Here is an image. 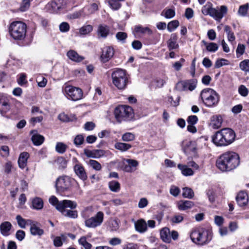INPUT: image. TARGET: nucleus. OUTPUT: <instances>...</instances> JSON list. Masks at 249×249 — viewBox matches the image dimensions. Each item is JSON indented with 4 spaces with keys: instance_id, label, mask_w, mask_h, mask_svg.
<instances>
[{
    "instance_id": "nucleus-1",
    "label": "nucleus",
    "mask_w": 249,
    "mask_h": 249,
    "mask_svg": "<svg viewBox=\"0 0 249 249\" xmlns=\"http://www.w3.org/2000/svg\"><path fill=\"white\" fill-rule=\"evenodd\" d=\"M240 157L234 152H226L216 161V166L222 171H230L236 168L240 164Z\"/></svg>"
},
{
    "instance_id": "nucleus-2",
    "label": "nucleus",
    "mask_w": 249,
    "mask_h": 249,
    "mask_svg": "<svg viewBox=\"0 0 249 249\" xmlns=\"http://www.w3.org/2000/svg\"><path fill=\"white\" fill-rule=\"evenodd\" d=\"M49 202L65 216L75 218L78 216L76 211L65 210L66 208H70L71 209L75 208L77 206L75 202L70 200H64L59 201L55 196H53L49 198Z\"/></svg>"
},
{
    "instance_id": "nucleus-3",
    "label": "nucleus",
    "mask_w": 249,
    "mask_h": 249,
    "mask_svg": "<svg viewBox=\"0 0 249 249\" xmlns=\"http://www.w3.org/2000/svg\"><path fill=\"white\" fill-rule=\"evenodd\" d=\"M235 134L229 128H225L217 131L212 137L214 144L218 146H226L231 143L234 140Z\"/></svg>"
},
{
    "instance_id": "nucleus-4",
    "label": "nucleus",
    "mask_w": 249,
    "mask_h": 249,
    "mask_svg": "<svg viewBox=\"0 0 249 249\" xmlns=\"http://www.w3.org/2000/svg\"><path fill=\"white\" fill-rule=\"evenodd\" d=\"M192 241L199 245L209 243L212 238V233L204 228H197L193 230L190 234Z\"/></svg>"
},
{
    "instance_id": "nucleus-5",
    "label": "nucleus",
    "mask_w": 249,
    "mask_h": 249,
    "mask_svg": "<svg viewBox=\"0 0 249 249\" xmlns=\"http://www.w3.org/2000/svg\"><path fill=\"white\" fill-rule=\"evenodd\" d=\"M200 96L203 103L209 107H216L219 102V95L212 89L207 88L203 89Z\"/></svg>"
},
{
    "instance_id": "nucleus-6",
    "label": "nucleus",
    "mask_w": 249,
    "mask_h": 249,
    "mask_svg": "<svg viewBox=\"0 0 249 249\" xmlns=\"http://www.w3.org/2000/svg\"><path fill=\"white\" fill-rule=\"evenodd\" d=\"M112 83L119 89H124L128 82V76L125 70L117 69L111 74Z\"/></svg>"
},
{
    "instance_id": "nucleus-7",
    "label": "nucleus",
    "mask_w": 249,
    "mask_h": 249,
    "mask_svg": "<svg viewBox=\"0 0 249 249\" xmlns=\"http://www.w3.org/2000/svg\"><path fill=\"white\" fill-rule=\"evenodd\" d=\"M26 25L21 21L13 22L9 27L10 34L15 40L23 39L26 36Z\"/></svg>"
},
{
    "instance_id": "nucleus-8",
    "label": "nucleus",
    "mask_w": 249,
    "mask_h": 249,
    "mask_svg": "<svg viewBox=\"0 0 249 249\" xmlns=\"http://www.w3.org/2000/svg\"><path fill=\"white\" fill-rule=\"evenodd\" d=\"M114 115L117 121L119 122L129 121L134 116L132 107L126 105L116 107L114 110Z\"/></svg>"
},
{
    "instance_id": "nucleus-9",
    "label": "nucleus",
    "mask_w": 249,
    "mask_h": 249,
    "mask_svg": "<svg viewBox=\"0 0 249 249\" xmlns=\"http://www.w3.org/2000/svg\"><path fill=\"white\" fill-rule=\"evenodd\" d=\"M64 93L72 101H78L82 99L83 91L79 88L71 85H66L63 89Z\"/></svg>"
},
{
    "instance_id": "nucleus-10",
    "label": "nucleus",
    "mask_w": 249,
    "mask_h": 249,
    "mask_svg": "<svg viewBox=\"0 0 249 249\" xmlns=\"http://www.w3.org/2000/svg\"><path fill=\"white\" fill-rule=\"evenodd\" d=\"M228 11L227 6L222 5L220 7H217L216 8L210 7L207 9V14L209 15L216 20L220 21L224 16L226 15Z\"/></svg>"
},
{
    "instance_id": "nucleus-11",
    "label": "nucleus",
    "mask_w": 249,
    "mask_h": 249,
    "mask_svg": "<svg viewBox=\"0 0 249 249\" xmlns=\"http://www.w3.org/2000/svg\"><path fill=\"white\" fill-rule=\"evenodd\" d=\"M71 181L72 179L67 176L59 177L55 183L57 191L62 193L68 191L71 185Z\"/></svg>"
},
{
    "instance_id": "nucleus-12",
    "label": "nucleus",
    "mask_w": 249,
    "mask_h": 249,
    "mask_svg": "<svg viewBox=\"0 0 249 249\" xmlns=\"http://www.w3.org/2000/svg\"><path fill=\"white\" fill-rule=\"evenodd\" d=\"M104 217V213L102 212H98L95 215L86 219L85 225L89 228H95L101 225Z\"/></svg>"
},
{
    "instance_id": "nucleus-13",
    "label": "nucleus",
    "mask_w": 249,
    "mask_h": 249,
    "mask_svg": "<svg viewBox=\"0 0 249 249\" xmlns=\"http://www.w3.org/2000/svg\"><path fill=\"white\" fill-rule=\"evenodd\" d=\"M68 4V0H53L45 6L46 10L50 13H56L64 8Z\"/></svg>"
},
{
    "instance_id": "nucleus-14",
    "label": "nucleus",
    "mask_w": 249,
    "mask_h": 249,
    "mask_svg": "<svg viewBox=\"0 0 249 249\" xmlns=\"http://www.w3.org/2000/svg\"><path fill=\"white\" fill-rule=\"evenodd\" d=\"M114 50L111 46H107L104 48L101 56V60L103 63L108 61L114 55Z\"/></svg>"
},
{
    "instance_id": "nucleus-15",
    "label": "nucleus",
    "mask_w": 249,
    "mask_h": 249,
    "mask_svg": "<svg viewBox=\"0 0 249 249\" xmlns=\"http://www.w3.org/2000/svg\"><path fill=\"white\" fill-rule=\"evenodd\" d=\"M196 87V84L190 81H183L178 82L176 85V89L179 91L193 90Z\"/></svg>"
},
{
    "instance_id": "nucleus-16",
    "label": "nucleus",
    "mask_w": 249,
    "mask_h": 249,
    "mask_svg": "<svg viewBox=\"0 0 249 249\" xmlns=\"http://www.w3.org/2000/svg\"><path fill=\"white\" fill-rule=\"evenodd\" d=\"M28 223L30 226V231L33 235L40 236L44 233V231L40 228L39 224L34 221H29Z\"/></svg>"
},
{
    "instance_id": "nucleus-17",
    "label": "nucleus",
    "mask_w": 249,
    "mask_h": 249,
    "mask_svg": "<svg viewBox=\"0 0 249 249\" xmlns=\"http://www.w3.org/2000/svg\"><path fill=\"white\" fill-rule=\"evenodd\" d=\"M236 199L240 207H244L248 205L249 197L247 192L242 191L238 194Z\"/></svg>"
},
{
    "instance_id": "nucleus-18",
    "label": "nucleus",
    "mask_w": 249,
    "mask_h": 249,
    "mask_svg": "<svg viewBox=\"0 0 249 249\" xmlns=\"http://www.w3.org/2000/svg\"><path fill=\"white\" fill-rule=\"evenodd\" d=\"M74 171L76 175L82 180L85 181L87 179V175L83 165L79 163H77L74 166Z\"/></svg>"
},
{
    "instance_id": "nucleus-19",
    "label": "nucleus",
    "mask_w": 249,
    "mask_h": 249,
    "mask_svg": "<svg viewBox=\"0 0 249 249\" xmlns=\"http://www.w3.org/2000/svg\"><path fill=\"white\" fill-rule=\"evenodd\" d=\"M126 164L124 165V170L126 172H133L137 169L139 163L134 160H126Z\"/></svg>"
},
{
    "instance_id": "nucleus-20",
    "label": "nucleus",
    "mask_w": 249,
    "mask_h": 249,
    "mask_svg": "<svg viewBox=\"0 0 249 249\" xmlns=\"http://www.w3.org/2000/svg\"><path fill=\"white\" fill-rule=\"evenodd\" d=\"M135 229L139 233H144L147 230V223L143 219H140L134 223Z\"/></svg>"
},
{
    "instance_id": "nucleus-21",
    "label": "nucleus",
    "mask_w": 249,
    "mask_h": 249,
    "mask_svg": "<svg viewBox=\"0 0 249 249\" xmlns=\"http://www.w3.org/2000/svg\"><path fill=\"white\" fill-rule=\"evenodd\" d=\"M68 57L72 61L80 62L84 59V57L79 55L77 53L73 50L69 51L67 53Z\"/></svg>"
},
{
    "instance_id": "nucleus-22",
    "label": "nucleus",
    "mask_w": 249,
    "mask_h": 249,
    "mask_svg": "<svg viewBox=\"0 0 249 249\" xmlns=\"http://www.w3.org/2000/svg\"><path fill=\"white\" fill-rule=\"evenodd\" d=\"M178 36L176 34H172L170 37L167 41V45L169 50L176 49L178 48L179 45L177 43Z\"/></svg>"
},
{
    "instance_id": "nucleus-23",
    "label": "nucleus",
    "mask_w": 249,
    "mask_h": 249,
    "mask_svg": "<svg viewBox=\"0 0 249 249\" xmlns=\"http://www.w3.org/2000/svg\"><path fill=\"white\" fill-rule=\"evenodd\" d=\"M171 232L168 228L164 227L161 229L160 231V235L161 240L165 242L169 243L171 241Z\"/></svg>"
},
{
    "instance_id": "nucleus-24",
    "label": "nucleus",
    "mask_w": 249,
    "mask_h": 249,
    "mask_svg": "<svg viewBox=\"0 0 249 249\" xmlns=\"http://www.w3.org/2000/svg\"><path fill=\"white\" fill-rule=\"evenodd\" d=\"M222 119L220 115H213L211 118V125L214 129H218L221 126Z\"/></svg>"
},
{
    "instance_id": "nucleus-25",
    "label": "nucleus",
    "mask_w": 249,
    "mask_h": 249,
    "mask_svg": "<svg viewBox=\"0 0 249 249\" xmlns=\"http://www.w3.org/2000/svg\"><path fill=\"white\" fill-rule=\"evenodd\" d=\"M29 157V154L26 152L21 153L18 158V164L20 168L23 169L27 165V160Z\"/></svg>"
},
{
    "instance_id": "nucleus-26",
    "label": "nucleus",
    "mask_w": 249,
    "mask_h": 249,
    "mask_svg": "<svg viewBox=\"0 0 249 249\" xmlns=\"http://www.w3.org/2000/svg\"><path fill=\"white\" fill-rule=\"evenodd\" d=\"M10 108L9 103L7 99L1 98L0 99V113L3 115Z\"/></svg>"
},
{
    "instance_id": "nucleus-27",
    "label": "nucleus",
    "mask_w": 249,
    "mask_h": 249,
    "mask_svg": "<svg viewBox=\"0 0 249 249\" xmlns=\"http://www.w3.org/2000/svg\"><path fill=\"white\" fill-rule=\"evenodd\" d=\"M194 205V203L192 201L189 200H181L178 202L177 206L179 210L185 211L187 209H190Z\"/></svg>"
},
{
    "instance_id": "nucleus-28",
    "label": "nucleus",
    "mask_w": 249,
    "mask_h": 249,
    "mask_svg": "<svg viewBox=\"0 0 249 249\" xmlns=\"http://www.w3.org/2000/svg\"><path fill=\"white\" fill-rule=\"evenodd\" d=\"M12 227L10 222L5 221L0 225V231L1 233L4 236H7L9 234V231Z\"/></svg>"
},
{
    "instance_id": "nucleus-29",
    "label": "nucleus",
    "mask_w": 249,
    "mask_h": 249,
    "mask_svg": "<svg viewBox=\"0 0 249 249\" xmlns=\"http://www.w3.org/2000/svg\"><path fill=\"white\" fill-rule=\"evenodd\" d=\"M109 28L105 24H100L98 28V34L100 37L106 38L109 35Z\"/></svg>"
},
{
    "instance_id": "nucleus-30",
    "label": "nucleus",
    "mask_w": 249,
    "mask_h": 249,
    "mask_svg": "<svg viewBox=\"0 0 249 249\" xmlns=\"http://www.w3.org/2000/svg\"><path fill=\"white\" fill-rule=\"evenodd\" d=\"M178 167L181 170L182 175L185 176H192L194 174L192 169L188 168L187 165L178 164Z\"/></svg>"
},
{
    "instance_id": "nucleus-31",
    "label": "nucleus",
    "mask_w": 249,
    "mask_h": 249,
    "mask_svg": "<svg viewBox=\"0 0 249 249\" xmlns=\"http://www.w3.org/2000/svg\"><path fill=\"white\" fill-rule=\"evenodd\" d=\"M202 42L205 46L206 50L210 52H215L218 49V45L214 42L207 43L205 40H202Z\"/></svg>"
},
{
    "instance_id": "nucleus-32",
    "label": "nucleus",
    "mask_w": 249,
    "mask_h": 249,
    "mask_svg": "<svg viewBox=\"0 0 249 249\" xmlns=\"http://www.w3.org/2000/svg\"><path fill=\"white\" fill-rule=\"evenodd\" d=\"M32 141L35 145H41L44 141V138L42 135L35 133L32 137Z\"/></svg>"
},
{
    "instance_id": "nucleus-33",
    "label": "nucleus",
    "mask_w": 249,
    "mask_h": 249,
    "mask_svg": "<svg viewBox=\"0 0 249 249\" xmlns=\"http://www.w3.org/2000/svg\"><path fill=\"white\" fill-rule=\"evenodd\" d=\"M134 31L137 33L147 34L148 35H151L153 33L152 31L148 27H143L141 26H136L135 27Z\"/></svg>"
},
{
    "instance_id": "nucleus-34",
    "label": "nucleus",
    "mask_w": 249,
    "mask_h": 249,
    "mask_svg": "<svg viewBox=\"0 0 249 249\" xmlns=\"http://www.w3.org/2000/svg\"><path fill=\"white\" fill-rule=\"evenodd\" d=\"M114 147L122 152H124L129 149L132 146L128 143L119 142L115 144Z\"/></svg>"
},
{
    "instance_id": "nucleus-35",
    "label": "nucleus",
    "mask_w": 249,
    "mask_h": 249,
    "mask_svg": "<svg viewBox=\"0 0 249 249\" xmlns=\"http://www.w3.org/2000/svg\"><path fill=\"white\" fill-rule=\"evenodd\" d=\"M93 30V27L91 25L83 26L79 29L78 34L80 36L88 35Z\"/></svg>"
},
{
    "instance_id": "nucleus-36",
    "label": "nucleus",
    "mask_w": 249,
    "mask_h": 249,
    "mask_svg": "<svg viewBox=\"0 0 249 249\" xmlns=\"http://www.w3.org/2000/svg\"><path fill=\"white\" fill-rule=\"evenodd\" d=\"M224 31L227 35L228 41L232 43L235 40V36L233 32L231 31V28L228 25H226L224 27Z\"/></svg>"
},
{
    "instance_id": "nucleus-37",
    "label": "nucleus",
    "mask_w": 249,
    "mask_h": 249,
    "mask_svg": "<svg viewBox=\"0 0 249 249\" xmlns=\"http://www.w3.org/2000/svg\"><path fill=\"white\" fill-rule=\"evenodd\" d=\"M32 205L34 209L40 210L43 207V202L40 198L36 197L33 200Z\"/></svg>"
},
{
    "instance_id": "nucleus-38",
    "label": "nucleus",
    "mask_w": 249,
    "mask_h": 249,
    "mask_svg": "<svg viewBox=\"0 0 249 249\" xmlns=\"http://www.w3.org/2000/svg\"><path fill=\"white\" fill-rule=\"evenodd\" d=\"M108 187L109 189L113 192H118L120 190V184L119 182L115 180L109 182Z\"/></svg>"
},
{
    "instance_id": "nucleus-39",
    "label": "nucleus",
    "mask_w": 249,
    "mask_h": 249,
    "mask_svg": "<svg viewBox=\"0 0 249 249\" xmlns=\"http://www.w3.org/2000/svg\"><path fill=\"white\" fill-rule=\"evenodd\" d=\"M182 196L185 198H192L194 196V193L191 188L184 187L183 188Z\"/></svg>"
},
{
    "instance_id": "nucleus-40",
    "label": "nucleus",
    "mask_w": 249,
    "mask_h": 249,
    "mask_svg": "<svg viewBox=\"0 0 249 249\" xmlns=\"http://www.w3.org/2000/svg\"><path fill=\"white\" fill-rule=\"evenodd\" d=\"M16 220L17 221L18 224V226L21 228H25L26 225H29V224L28 223L29 221H32L31 220H25V219L23 218L20 215H18L16 216Z\"/></svg>"
},
{
    "instance_id": "nucleus-41",
    "label": "nucleus",
    "mask_w": 249,
    "mask_h": 249,
    "mask_svg": "<svg viewBox=\"0 0 249 249\" xmlns=\"http://www.w3.org/2000/svg\"><path fill=\"white\" fill-rule=\"evenodd\" d=\"M179 25V22L177 20H172L169 22L167 25V30L169 32H172L176 28H177Z\"/></svg>"
},
{
    "instance_id": "nucleus-42",
    "label": "nucleus",
    "mask_w": 249,
    "mask_h": 249,
    "mask_svg": "<svg viewBox=\"0 0 249 249\" xmlns=\"http://www.w3.org/2000/svg\"><path fill=\"white\" fill-rule=\"evenodd\" d=\"M184 219V215L180 213H177L171 218V221L173 223H179L181 222Z\"/></svg>"
},
{
    "instance_id": "nucleus-43",
    "label": "nucleus",
    "mask_w": 249,
    "mask_h": 249,
    "mask_svg": "<svg viewBox=\"0 0 249 249\" xmlns=\"http://www.w3.org/2000/svg\"><path fill=\"white\" fill-rule=\"evenodd\" d=\"M78 243L80 245L82 246L85 249H91L92 245L87 241V239L85 236L81 237L78 240Z\"/></svg>"
},
{
    "instance_id": "nucleus-44",
    "label": "nucleus",
    "mask_w": 249,
    "mask_h": 249,
    "mask_svg": "<svg viewBox=\"0 0 249 249\" xmlns=\"http://www.w3.org/2000/svg\"><path fill=\"white\" fill-rule=\"evenodd\" d=\"M67 148V145L64 143L57 142L55 146V150L58 153L63 154L65 152Z\"/></svg>"
},
{
    "instance_id": "nucleus-45",
    "label": "nucleus",
    "mask_w": 249,
    "mask_h": 249,
    "mask_svg": "<svg viewBox=\"0 0 249 249\" xmlns=\"http://www.w3.org/2000/svg\"><path fill=\"white\" fill-rule=\"evenodd\" d=\"M110 7L114 10H118L121 6V4L117 0H108Z\"/></svg>"
},
{
    "instance_id": "nucleus-46",
    "label": "nucleus",
    "mask_w": 249,
    "mask_h": 249,
    "mask_svg": "<svg viewBox=\"0 0 249 249\" xmlns=\"http://www.w3.org/2000/svg\"><path fill=\"white\" fill-rule=\"evenodd\" d=\"M122 139L124 142L132 141L135 139V135L130 132H126L122 135Z\"/></svg>"
},
{
    "instance_id": "nucleus-47",
    "label": "nucleus",
    "mask_w": 249,
    "mask_h": 249,
    "mask_svg": "<svg viewBox=\"0 0 249 249\" xmlns=\"http://www.w3.org/2000/svg\"><path fill=\"white\" fill-rule=\"evenodd\" d=\"M89 165L96 171H100L102 169L101 164L97 161L93 160H89Z\"/></svg>"
},
{
    "instance_id": "nucleus-48",
    "label": "nucleus",
    "mask_w": 249,
    "mask_h": 249,
    "mask_svg": "<svg viewBox=\"0 0 249 249\" xmlns=\"http://www.w3.org/2000/svg\"><path fill=\"white\" fill-rule=\"evenodd\" d=\"M248 3L241 5L239 8L238 14L241 16H245L248 13Z\"/></svg>"
},
{
    "instance_id": "nucleus-49",
    "label": "nucleus",
    "mask_w": 249,
    "mask_h": 249,
    "mask_svg": "<svg viewBox=\"0 0 249 249\" xmlns=\"http://www.w3.org/2000/svg\"><path fill=\"white\" fill-rule=\"evenodd\" d=\"M99 3H92L89 7H88V14H92L95 13L96 11L98 10V5Z\"/></svg>"
},
{
    "instance_id": "nucleus-50",
    "label": "nucleus",
    "mask_w": 249,
    "mask_h": 249,
    "mask_svg": "<svg viewBox=\"0 0 249 249\" xmlns=\"http://www.w3.org/2000/svg\"><path fill=\"white\" fill-rule=\"evenodd\" d=\"M30 0H22L19 7L20 11L24 12L26 11L30 7Z\"/></svg>"
},
{
    "instance_id": "nucleus-51",
    "label": "nucleus",
    "mask_w": 249,
    "mask_h": 249,
    "mask_svg": "<svg viewBox=\"0 0 249 249\" xmlns=\"http://www.w3.org/2000/svg\"><path fill=\"white\" fill-rule=\"evenodd\" d=\"M84 142V137L81 135H77L74 139V144L76 146H79L83 143Z\"/></svg>"
},
{
    "instance_id": "nucleus-52",
    "label": "nucleus",
    "mask_w": 249,
    "mask_h": 249,
    "mask_svg": "<svg viewBox=\"0 0 249 249\" xmlns=\"http://www.w3.org/2000/svg\"><path fill=\"white\" fill-rule=\"evenodd\" d=\"M240 69L245 71H248L249 70V60H244L240 62L239 64Z\"/></svg>"
},
{
    "instance_id": "nucleus-53",
    "label": "nucleus",
    "mask_w": 249,
    "mask_h": 249,
    "mask_svg": "<svg viewBox=\"0 0 249 249\" xmlns=\"http://www.w3.org/2000/svg\"><path fill=\"white\" fill-rule=\"evenodd\" d=\"M38 86L39 87L43 88L45 87L46 85L47 80L44 77L39 76L36 79Z\"/></svg>"
},
{
    "instance_id": "nucleus-54",
    "label": "nucleus",
    "mask_w": 249,
    "mask_h": 249,
    "mask_svg": "<svg viewBox=\"0 0 249 249\" xmlns=\"http://www.w3.org/2000/svg\"><path fill=\"white\" fill-rule=\"evenodd\" d=\"M245 46L243 44H239L236 50L237 57L243 55L245 52Z\"/></svg>"
},
{
    "instance_id": "nucleus-55",
    "label": "nucleus",
    "mask_w": 249,
    "mask_h": 249,
    "mask_svg": "<svg viewBox=\"0 0 249 249\" xmlns=\"http://www.w3.org/2000/svg\"><path fill=\"white\" fill-rule=\"evenodd\" d=\"M164 16L166 18H171L175 15V11L172 9H168L163 11Z\"/></svg>"
},
{
    "instance_id": "nucleus-56",
    "label": "nucleus",
    "mask_w": 249,
    "mask_h": 249,
    "mask_svg": "<svg viewBox=\"0 0 249 249\" xmlns=\"http://www.w3.org/2000/svg\"><path fill=\"white\" fill-rule=\"evenodd\" d=\"M198 121V117L196 115H190L187 119L188 124H195Z\"/></svg>"
},
{
    "instance_id": "nucleus-57",
    "label": "nucleus",
    "mask_w": 249,
    "mask_h": 249,
    "mask_svg": "<svg viewBox=\"0 0 249 249\" xmlns=\"http://www.w3.org/2000/svg\"><path fill=\"white\" fill-rule=\"evenodd\" d=\"M127 34L126 33L123 32H118L116 35V38L120 41L124 42L125 39L127 38Z\"/></svg>"
},
{
    "instance_id": "nucleus-58",
    "label": "nucleus",
    "mask_w": 249,
    "mask_h": 249,
    "mask_svg": "<svg viewBox=\"0 0 249 249\" xmlns=\"http://www.w3.org/2000/svg\"><path fill=\"white\" fill-rule=\"evenodd\" d=\"M108 243L110 245L115 246L121 244L122 240L119 238L113 237L109 239Z\"/></svg>"
},
{
    "instance_id": "nucleus-59",
    "label": "nucleus",
    "mask_w": 249,
    "mask_h": 249,
    "mask_svg": "<svg viewBox=\"0 0 249 249\" xmlns=\"http://www.w3.org/2000/svg\"><path fill=\"white\" fill-rule=\"evenodd\" d=\"M170 193L173 196H177L180 193V190L178 187L172 185L171 186Z\"/></svg>"
},
{
    "instance_id": "nucleus-60",
    "label": "nucleus",
    "mask_w": 249,
    "mask_h": 249,
    "mask_svg": "<svg viewBox=\"0 0 249 249\" xmlns=\"http://www.w3.org/2000/svg\"><path fill=\"white\" fill-rule=\"evenodd\" d=\"M26 75L25 73H21L19 75V77L18 80V83L19 85H23L27 83V81L26 80Z\"/></svg>"
},
{
    "instance_id": "nucleus-61",
    "label": "nucleus",
    "mask_w": 249,
    "mask_h": 249,
    "mask_svg": "<svg viewBox=\"0 0 249 249\" xmlns=\"http://www.w3.org/2000/svg\"><path fill=\"white\" fill-rule=\"evenodd\" d=\"M59 29L62 32H67L70 30L69 24L66 22H63L59 25Z\"/></svg>"
},
{
    "instance_id": "nucleus-62",
    "label": "nucleus",
    "mask_w": 249,
    "mask_h": 249,
    "mask_svg": "<svg viewBox=\"0 0 249 249\" xmlns=\"http://www.w3.org/2000/svg\"><path fill=\"white\" fill-rule=\"evenodd\" d=\"M239 93L243 96H246L248 93V89L244 85H241L238 89Z\"/></svg>"
},
{
    "instance_id": "nucleus-63",
    "label": "nucleus",
    "mask_w": 249,
    "mask_h": 249,
    "mask_svg": "<svg viewBox=\"0 0 249 249\" xmlns=\"http://www.w3.org/2000/svg\"><path fill=\"white\" fill-rule=\"evenodd\" d=\"M25 236V233L23 231L18 230L16 233V237L18 240L21 241Z\"/></svg>"
},
{
    "instance_id": "nucleus-64",
    "label": "nucleus",
    "mask_w": 249,
    "mask_h": 249,
    "mask_svg": "<svg viewBox=\"0 0 249 249\" xmlns=\"http://www.w3.org/2000/svg\"><path fill=\"white\" fill-rule=\"evenodd\" d=\"M105 154V152L103 150L96 149L94 150V158L98 159L103 157Z\"/></svg>"
}]
</instances>
